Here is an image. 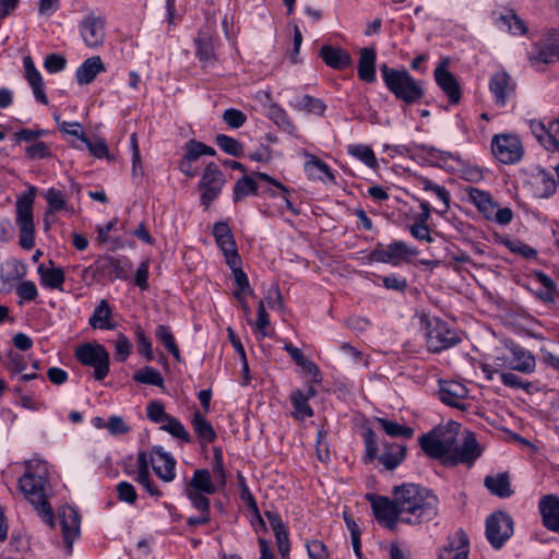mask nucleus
<instances>
[{"instance_id":"1","label":"nucleus","mask_w":559,"mask_h":559,"mask_svg":"<svg viewBox=\"0 0 559 559\" xmlns=\"http://www.w3.org/2000/svg\"><path fill=\"white\" fill-rule=\"evenodd\" d=\"M24 465L25 472L19 478V488L43 521L52 526L53 514L48 501L50 486L46 477V466L36 460L26 461Z\"/></svg>"},{"instance_id":"2","label":"nucleus","mask_w":559,"mask_h":559,"mask_svg":"<svg viewBox=\"0 0 559 559\" xmlns=\"http://www.w3.org/2000/svg\"><path fill=\"white\" fill-rule=\"evenodd\" d=\"M394 497L400 507L405 523H421L437 515V497L427 488L415 484H404L395 487Z\"/></svg>"},{"instance_id":"3","label":"nucleus","mask_w":559,"mask_h":559,"mask_svg":"<svg viewBox=\"0 0 559 559\" xmlns=\"http://www.w3.org/2000/svg\"><path fill=\"white\" fill-rule=\"evenodd\" d=\"M459 430L460 425L456 423L438 427L419 438L420 448L428 456L444 460L456 444Z\"/></svg>"},{"instance_id":"4","label":"nucleus","mask_w":559,"mask_h":559,"mask_svg":"<svg viewBox=\"0 0 559 559\" xmlns=\"http://www.w3.org/2000/svg\"><path fill=\"white\" fill-rule=\"evenodd\" d=\"M381 73L386 87L396 98L407 104L417 103L423 98V88L406 70H395L383 64Z\"/></svg>"},{"instance_id":"5","label":"nucleus","mask_w":559,"mask_h":559,"mask_svg":"<svg viewBox=\"0 0 559 559\" xmlns=\"http://www.w3.org/2000/svg\"><path fill=\"white\" fill-rule=\"evenodd\" d=\"M35 195L36 188L31 186L28 192L20 195L15 203V222L20 230V246L24 250H29L35 245V226L33 216Z\"/></svg>"},{"instance_id":"6","label":"nucleus","mask_w":559,"mask_h":559,"mask_svg":"<svg viewBox=\"0 0 559 559\" xmlns=\"http://www.w3.org/2000/svg\"><path fill=\"white\" fill-rule=\"evenodd\" d=\"M75 358L84 366L94 369L93 377L104 380L109 372V354L100 344L86 343L75 349Z\"/></svg>"},{"instance_id":"7","label":"nucleus","mask_w":559,"mask_h":559,"mask_svg":"<svg viewBox=\"0 0 559 559\" xmlns=\"http://www.w3.org/2000/svg\"><path fill=\"white\" fill-rule=\"evenodd\" d=\"M461 342L456 331L450 329L440 319L433 318L427 323L426 346L429 352L440 353L449 349Z\"/></svg>"},{"instance_id":"8","label":"nucleus","mask_w":559,"mask_h":559,"mask_svg":"<svg viewBox=\"0 0 559 559\" xmlns=\"http://www.w3.org/2000/svg\"><path fill=\"white\" fill-rule=\"evenodd\" d=\"M131 266L130 260L126 257L115 258L111 255H103L98 257L84 272L91 271L94 277H102L112 282L116 278H127Z\"/></svg>"},{"instance_id":"9","label":"nucleus","mask_w":559,"mask_h":559,"mask_svg":"<svg viewBox=\"0 0 559 559\" xmlns=\"http://www.w3.org/2000/svg\"><path fill=\"white\" fill-rule=\"evenodd\" d=\"M417 254L418 250L416 248L408 246L404 241L397 240L386 247L379 243L369 253V260L399 266L404 261H408V258L415 257Z\"/></svg>"},{"instance_id":"10","label":"nucleus","mask_w":559,"mask_h":559,"mask_svg":"<svg viewBox=\"0 0 559 559\" xmlns=\"http://www.w3.org/2000/svg\"><path fill=\"white\" fill-rule=\"evenodd\" d=\"M513 531V520L506 512H493L486 520V537L495 549L502 548Z\"/></svg>"},{"instance_id":"11","label":"nucleus","mask_w":559,"mask_h":559,"mask_svg":"<svg viewBox=\"0 0 559 559\" xmlns=\"http://www.w3.org/2000/svg\"><path fill=\"white\" fill-rule=\"evenodd\" d=\"M225 176L218 168V166L211 162L209 163L202 174L199 182V189L201 190L200 202L205 209L218 198L224 185Z\"/></svg>"},{"instance_id":"12","label":"nucleus","mask_w":559,"mask_h":559,"mask_svg":"<svg viewBox=\"0 0 559 559\" xmlns=\"http://www.w3.org/2000/svg\"><path fill=\"white\" fill-rule=\"evenodd\" d=\"M146 416L151 421L162 424V430L183 442H190V435L185 426L177 418L167 414L160 402H151L146 407Z\"/></svg>"},{"instance_id":"13","label":"nucleus","mask_w":559,"mask_h":559,"mask_svg":"<svg viewBox=\"0 0 559 559\" xmlns=\"http://www.w3.org/2000/svg\"><path fill=\"white\" fill-rule=\"evenodd\" d=\"M481 448L472 431H466L461 445H454L452 453L444 459V465L455 466L457 464H465L468 467L473 466L474 462L481 455Z\"/></svg>"},{"instance_id":"14","label":"nucleus","mask_w":559,"mask_h":559,"mask_svg":"<svg viewBox=\"0 0 559 559\" xmlns=\"http://www.w3.org/2000/svg\"><path fill=\"white\" fill-rule=\"evenodd\" d=\"M491 151L496 158L503 164L518 163L523 155L522 144L513 134L495 135L491 141Z\"/></svg>"},{"instance_id":"15","label":"nucleus","mask_w":559,"mask_h":559,"mask_svg":"<svg viewBox=\"0 0 559 559\" xmlns=\"http://www.w3.org/2000/svg\"><path fill=\"white\" fill-rule=\"evenodd\" d=\"M81 37L90 48H97L105 41V22L95 13H88L79 25Z\"/></svg>"},{"instance_id":"16","label":"nucleus","mask_w":559,"mask_h":559,"mask_svg":"<svg viewBox=\"0 0 559 559\" xmlns=\"http://www.w3.org/2000/svg\"><path fill=\"white\" fill-rule=\"evenodd\" d=\"M504 346L511 354L508 368L524 374H531L535 371L536 358L528 349L511 340H506Z\"/></svg>"},{"instance_id":"17","label":"nucleus","mask_w":559,"mask_h":559,"mask_svg":"<svg viewBox=\"0 0 559 559\" xmlns=\"http://www.w3.org/2000/svg\"><path fill=\"white\" fill-rule=\"evenodd\" d=\"M371 508L376 519L384 523L390 530H393L397 521H402L404 515L396 503L395 497L392 500L382 496L376 497L371 500Z\"/></svg>"},{"instance_id":"18","label":"nucleus","mask_w":559,"mask_h":559,"mask_svg":"<svg viewBox=\"0 0 559 559\" xmlns=\"http://www.w3.org/2000/svg\"><path fill=\"white\" fill-rule=\"evenodd\" d=\"M515 88L514 81L506 71L495 72L489 80V91L499 107H504L515 96Z\"/></svg>"},{"instance_id":"19","label":"nucleus","mask_w":559,"mask_h":559,"mask_svg":"<svg viewBox=\"0 0 559 559\" xmlns=\"http://www.w3.org/2000/svg\"><path fill=\"white\" fill-rule=\"evenodd\" d=\"M255 178L271 183L272 186L280 189L284 193H287L289 191L284 185H282L276 179L270 177L269 175H266L264 173H255V174H253V177L243 176L239 180H237V182L235 183V187H234V201L235 202H238L239 200H241L242 198H245L249 194L257 193L259 187L255 181Z\"/></svg>"},{"instance_id":"20","label":"nucleus","mask_w":559,"mask_h":559,"mask_svg":"<svg viewBox=\"0 0 559 559\" xmlns=\"http://www.w3.org/2000/svg\"><path fill=\"white\" fill-rule=\"evenodd\" d=\"M213 236L216 245L225 257V261L230 260L234 265L237 264L240 255L238 254L236 242L228 224L225 222L215 223L213 226Z\"/></svg>"},{"instance_id":"21","label":"nucleus","mask_w":559,"mask_h":559,"mask_svg":"<svg viewBox=\"0 0 559 559\" xmlns=\"http://www.w3.org/2000/svg\"><path fill=\"white\" fill-rule=\"evenodd\" d=\"M468 395L467 388L459 381H439V399L447 405L466 409L464 400Z\"/></svg>"},{"instance_id":"22","label":"nucleus","mask_w":559,"mask_h":559,"mask_svg":"<svg viewBox=\"0 0 559 559\" xmlns=\"http://www.w3.org/2000/svg\"><path fill=\"white\" fill-rule=\"evenodd\" d=\"M151 464L156 476L163 481L169 483L175 479L176 460L170 453L165 452L162 447H153Z\"/></svg>"},{"instance_id":"23","label":"nucleus","mask_w":559,"mask_h":559,"mask_svg":"<svg viewBox=\"0 0 559 559\" xmlns=\"http://www.w3.org/2000/svg\"><path fill=\"white\" fill-rule=\"evenodd\" d=\"M59 519L63 540L67 544L68 552L71 554L72 543L80 533V514L73 507L64 506L59 510Z\"/></svg>"},{"instance_id":"24","label":"nucleus","mask_w":559,"mask_h":559,"mask_svg":"<svg viewBox=\"0 0 559 559\" xmlns=\"http://www.w3.org/2000/svg\"><path fill=\"white\" fill-rule=\"evenodd\" d=\"M543 525L550 532L559 533V497L543 496L538 502Z\"/></svg>"},{"instance_id":"25","label":"nucleus","mask_w":559,"mask_h":559,"mask_svg":"<svg viewBox=\"0 0 559 559\" xmlns=\"http://www.w3.org/2000/svg\"><path fill=\"white\" fill-rule=\"evenodd\" d=\"M435 80L438 86L448 96L451 104H457L461 99V88L455 76L443 66L435 69Z\"/></svg>"},{"instance_id":"26","label":"nucleus","mask_w":559,"mask_h":559,"mask_svg":"<svg viewBox=\"0 0 559 559\" xmlns=\"http://www.w3.org/2000/svg\"><path fill=\"white\" fill-rule=\"evenodd\" d=\"M24 76L33 90L34 97L39 103L47 105L48 98L44 90V80L40 72L35 67V63L31 56L23 58Z\"/></svg>"},{"instance_id":"27","label":"nucleus","mask_w":559,"mask_h":559,"mask_svg":"<svg viewBox=\"0 0 559 559\" xmlns=\"http://www.w3.org/2000/svg\"><path fill=\"white\" fill-rule=\"evenodd\" d=\"M320 57L326 66L336 70H343L352 64L350 55L341 47L324 45L320 50Z\"/></svg>"},{"instance_id":"28","label":"nucleus","mask_w":559,"mask_h":559,"mask_svg":"<svg viewBox=\"0 0 559 559\" xmlns=\"http://www.w3.org/2000/svg\"><path fill=\"white\" fill-rule=\"evenodd\" d=\"M190 490L205 495L215 493L216 485L212 479L211 472L205 468L195 469L192 478L185 486V491Z\"/></svg>"},{"instance_id":"29","label":"nucleus","mask_w":559,"mask_h":559,"mask_svg":"<svg viewBox=\"0 0 559 559\" xmlns=\"http://www.w3.org/2000/svg\"><path fill=\"white\" fill-rule=\"evenodd\" d=\"M405 454V445L392 442L383 444V451L378 459L385 469L392 471L403 462Z\"/></svg>"},{"instance_id":"30","label":"nucleus","mask_w":559,"mask_h":559,"mask_svg":"<svg viewBox=\"0 0 559 559\" xmlns=\"http://www.w3.org/2000/svg\"><path fill=\"white\" fill-rule=\"evenodd\" d=\"M376 49L373 47H365L360 49L358 61V76L360 80L371 83L376 80Z\"/></svg>"},{"instance_id":"31","label":"nucleus","mask_w":559,"mask_h":559,"mask_svg":"<svg viewBox=\"0 0 559 559\" xmlns=\"http://www.w3.org/2000/svg\"><path fill=\"white\" fill-rule=\"evenodd\" d=\"M136 463H138V474H136L135 480L138 481V484L143 486L151 496L160 497L162 492L155 486H153L151 478H150L148 467H150V465H152L151 456L148 457L147 454L142 451L138 454Z\"/></svg>"},{"instance_id":"32","label":"nucleus","mask_w":559,"mask_h":559,"mask_svg":"<svg viewBox=\"0 0 559 559\" xmlns=\"http://www.w3.org/2000/svg\"><path fill=\"white\" fill-rule=\"evenodd\" d=\"M104 63L98 56L86 59L76 70L75 76L79 84L91 83L96 75L104 71Z\"/></svg>"},{"instance_id":"33","label":"nucleus","mask_w":559,"mask_h":559,"mask_svg":"<svg viewBox=\"0 0 559 559\" xmlns=\"http://www.w3.org/2000/svg\"><path fill=\"white\" fill-rule=\"evenodd\" d=\"M292 108L299 111L322 116L326 109V105L320 99L310 95H296L289 100Z\"/></svg>"},{"instance_id":"34","label":"nucleus","mask_w":559,"mask_h":559,"mask_svg":"<svg viewBox=\"0 0 559 559\" xmlns=\"http://www.w3.org/2000/svg\"><path fill=\"white\" fill-rule=\"evenodd\" d=\"M485 487L499 498H508L513 493L511 489L509 475L500 473L493 476H487L484 480Z\"/></svg>"},{"instance_id":"35","label":"nucleus","mask_w":559,"mask_h":559,"mask_svg":"<svg viewBox=\"0 0 559 559\" xmlns=\"http://www.w3.org/2000/svg\"><path fill=\"white\" fill-rule=\"evenodd\" d=\"M467 195L471 202L484 214L486 218H492L496 204L488 192L477 188H469L467 190Z\"/></svg>"},{"instance_id":"36","label":"nucleus","mask_w":559,"mask_h":559,"mask_svg":"<svg viewBox=\"0 0 559 559\" xmlns=\"http://www.w3.org/2000/svg\"><path fill=\"white\" fill-rule=\"evenodd\" d=\"M17 263L14 260L0 264V293H9L13 289L15 282L21 278Z\"/></svg>"},{"instance_id":"37","label":"nucleus","mask_w":559,"mask_h":559,"mask_svg":"<svg viewBox=\"0 0 559 559\" xmlns=\"http://www.w3.org/2000/svg\"><path fill=\"white\" fill-rule=\"evenodd\" d=\"M111 308L106 299H102L95 307L88 323L94 329L111 330L114 325L109 322L111 318Z\"/></svg>"},{"instance_id":"38","label":"nucleus","mask_w":559,"mask_h":559,"mask_svg":"<svg viewBox=\"0 0 559 559\" xmlns=\"http://www.w3.org/2000/svg\"><path fill=\"white\" fill-rule=\"evenodd\" d=\"M531 59L542 63H552L557 61L559 59V44L556 41H540L536 44L531 52Z\"/></svg>"},{"instance_id":"39","label":"nucleus","mask_w":559,"mask_h":559,"mask_svg":"<svg viewBox=\"0 0 559 559\" xmlns=\"http://www.w3.org/2000/svg\"><path fill=\"white\" fill-rule=\"evenodd\" d=\"M305 170L307 171L308 176L312 179H319L321 181H335V176L333 175L332 170L320 158L312 156L308 162L305 164Z\"/></svg>"},{"instance_id":"40","label":"nucleus","mask_w":559,"mask_h":559,"mask_svg":"<svg viewBox=\"0 0 559 559\" xmlns=\"http://www.w3.org/2000/svg\"><path fill=\"white\" fill-rule=\"evenodd\" d=\"M496 25L501 29H508L514 35H524L527 32L524 21L513 11H509L507 14H500L496 19Z\"/></svg>"},{"instance_id":"41","label":"nucleus","mask_w":559,"mask_h":559,"mask_svg":"<svg viewBox=\"0 0 559 559\" xmlns=\"http://www.w3.org/2000/svg\"><path fill=\"white\" fill-rule=\"evenodd\" d=\"M459 544L449 545L444 548L439 559H468V538L464 532H457Z\"/></svg>"},{"instance_id":"42","label":"nucleus","mask_w":559,"mask_h":559,"mask_svg":"<svg viewBox=\"0 0 559 559\" xmlns=\"http://www.w3.org/2000/svg\"><path fill=\"white\" fill-rule=\"evenodd\" d=\"M290 403L294 407V417L298 420H304L313 415V411L308 404L307 396L300 390H294L289 396Z\"/></svg>"},{"instance_id":"43","label":"nucleus","mask_w":559,"mask_h":559,"mask_svg":"<svg viewBox=\"0 0 559 559\" xmlns=\"http://www.w3.org/2000/svg\"><path fill=\"white\" fill-rule=\"evenodd\" d=\"M418 183L425 191L433 192L437 195V198L442 202L443 207L441 210H436V212L439 214L447 213L450 207L449 191L444 187L435 183L433 181L426 177H418Z\"/></svg>"},{"instance_id":"44","label":"nucleus","mask_w":559,"mask_h":559,"mask_svg":"<svg viewBox=\"0 0 559 559\" xmlns=\"http://www.w3.org/2000/svg\"><path fill=\"white\" fill-rule=\"evenodd\" d=\"M38 273L40 275L43 285L55 289L62 288V285L66 281V275L61 267L45 269L44 265H40L38 267Z\"/></svg>"},{"instance_id":"45","label":"nucleus","mask_w":559,"mask_h":559,"mask_svg":"<svg viewBox=\"0 0 559 559\" xmlns=\"http://www.w3.org/2000/svg\"><path fill=\"white\" fill-rule=\"evenodd\" d=\"M226 263L231 269L235 283L238 286V289L234 295L238 300H242V296L246 294H251L252 290L250 288L247 274L241 270V258L239 257V261L235 265L230 262V260L226 261Z\"/></svg>"},{"instance_id":"46","label":"nucleus","mask_w":559,"mask_h":559,"mask_svg":"<svg viewBox=\"0 0 559 559\" xmlns=\"http://www.w3.org/2000/svg\"><path fill=\"white\" fill-rule=\"evenodd\" d=\"M192 426L198 437L206 442H213L216 439V432L212 424L206 418L195 411L193 414Z\"/></svg>"},{"instance_id":"47","label":"nucleus","mask_w":559,"mask_h":559,"mask_svg":"<svg viewBox=\"0 0 559 559\" xmlns=\"http://www.w3.org/2000/svg\"><path fill=\"white\" fill-rule=\"evenodd\" d=\"M376 420L379 427L390 437H403L411 439L414 435V429L408 426L401 425L386 418L378 417Z\"/></svg>"},{"instance_id":"48","label":"nucleus","mask_w":559,"mask_h":559,"mask_svg":"<svg viewBox=\"0 0 559 559\" xmlns=\"http://www.w3.org/2000/svg\"><path fill=\"white\" fill-rule=\"evenodd\" d=\"M197 57L204 67L213 64L215 60L214 47L209 36H199L195 39Z\"/></svg>"},{"instance_id":"49","label":"nucleus","mask_w":559,"mask_h":559,"mask_svg":"<svg viewBox=\"0 0 559 559\" xmlns=\"http://www.w3.org/2000/svg\"><path fill=\"white\" fill-rule=\"evenodd\" d=\"M155 335L159 342H162L167 350L173 355V357L180 361V352L179 348L175 342V337L170 331V329L167 325L159 324L156 328Z\"/></svg>"},{"instance_id":"50","label":"nucleus","mask_w":559,"mask_h":559,"mask_svg":"<svg viewBox=\"0 0 559 559\" xmlns=\"http://www.w3.org/2000/svg\"><path fill=\"white\" fill-rule=\"evenodd\" d=\"M284 349L289 354L292 359L298 366L305 368L317 380V377L319 376V368H318V366L314 362L309 361L308 359H306L300 348L294 346L293 344H286L284 346Z\"/></svg>"},{"instance_id":"51","label":"nucleus","mask_w":559,"mask_h":559,"mask_svg":"<svg viewBox=\"0 0 559 559\" xmlns=\"http://www.w3.org/2000/svg\"><path fill=\"white\" fill-rule=\"evenodd\" d=\"M132 379L138 383L151 384L155 386H163L164 379L158 370L153 367L146 366L138 370Z\"/></svg>"},{"instance_id":"52","label":"nucleus","mask_w":559,"mask_h":559,"mask_svg":"<svg viewBox=\"0 0 559 559\" xmlns=\"http://www.w3.org/2000/svg\"><path fill=\"white\" fill-rule=\"evenodd\" d=\"M44 198L47 202V214L67 209V199L62 191L56 188H49L45 191Z\"/></svg>"},{"instance_id":"53","label":"nucleus","mask_w":559,"mask_h":559,"mask_svg":"<svg viewBox=\"0 0 559 559\" xmlns=\"http://www.w3.org/2000/svg\"><path fill=\"white\" fill-rule=\"evenodd\" d=\"M215 143L219 146L221 150L231 156L240 157L243 154L242 144L236 139L226 134H217L215 138Z\"/></svg>"},{"instance_id":"54","label":"nucleus","mask_w":559,"mask_h":559,"mask_svg":"<svg viewBox=\"0 0 559 559\" xmlns=\"http://www.w3.org/2000/svg\"><path fill=\"white\" fill-rule=\"evenodd\" d=\"M348 153L370 168L377 167V158L373 151L368 145L354 144L348 146Z\"/></svg>"},{"instance_id":"55","label":"nucleus","mask_w":559,"mask_h":559,"mask_svg":"<svg viewBox=\"0 0 559 559\" xmlns=\"http://www.w3.org/2000/svg\"><path fill=\"white\" fill-rule=\"evenodd\" d=\"M269 117L274 121V123L287 132H292L295 129V126L288 118L286 111L277 105L270 107Z\"/></svg>"},{"instance_id":"56","label":"nucleus","mask_w":559,"mask_h":559,"mask_svg":"<svg viewBox=\"0 0 559 559\" xmlns=\"http://www.w3.org/2000/svg\"><path fill=\"white\" fill-rule=\"evenodd\" d=\"M213 467H212V478L213 481L219 486H225L226 484V474L223 462V452L221 449H214V457H213Z\"/></svg>"},{"instance_id":"57","label":"nucleus","mask_w":559,"mask_h":559,"mask_svg":"<svg viewBox=\"0 0 559 559\" xmlns=\"http://www.w3.org/2000/svg\"><path fill=\"white\" fill-rule=\"evenodd\" d=\"M540 129L545 132L548 143L545 142L547 150H559V119L550 121L548 128L540 126Z\"/></svg>"},{"instance_id":"58","label":"nucleus","mask_w":559,"mask_h":559,"mask_svg":"<svg viewBox=\"0 0 559 559\" xmlns=\"http://www.w3.org/2000/svg\"><path fill=\"white\" fill-rule=\"evenodd\" d=\"M16 294L21 299L19 304L22 305L24 301L35 300L38 296V290L34 282L24 281L17 285Z\"/></svg>"},{"instance_id":"59","label":"nucleus","mask_w":559,"mask_h":559,"mask_svg":"<svg viewBox=\"0 0 559 559\" xmlns=\"http://www.w3.org/2000/svg\"><path fill=\"white\" fill-rule=\"evenodd\" d=\"M500 379L506 386L512 389H523L526 392H531L533 386L532 382L524 381L522 378L512 372H501Z\"/></svg>"},{"instance_id":"60","label":"nucleus","mask_w":559,"mask_h":559,"mask_svg":"<svg viewBox=\"0 0 559 559\" xmlns=\"http://www.w3.org/2000/svg\"><path fill=\"white\" fill-rule=\"evenodd\" d=\"M224 122L233 128L238 129L243 126L247 120V116L239 109L228 108L223 112Z\"/></svg>"},{"instance_id":"61","label":"nucleus","mask_w":559,"mask_h":559,"mask_svg":"<svg viewBox=\"0 0 559 559\" xmlns=\"http://www.w3.org/2000/svg\"><path fill=\"white\" fill-rule=\"evenodd\" d=\"M106 429L112 436H122L131 430L130 426L126 424L124 419L118 415H112L108 418Z\"/></svg>"},{"instance_id":"62","label":"nucleus","mask_w":559,"mask_h":559,"mask_svg":"<svg viewBox=\"0 0 559 559\" xmlns=\"http://www.w3.org/2000/svg\"><path fill=\"white\" fill-rule=\"evenodd\" d=\"M132 345L123 333H118L115 341L116 359L124 361L131 354Z\"/></svg>"},{"instance_id":"63","label":"nucleus","mask_w":559,"mask_h":559,"mask_svg":"<svg viewBox=\"0 0 559 559\" xmlns=\"http://www.w3.org/2000/svg\"><path fill=\"white\" fill-rule=\"evenodd\" d=\"M185 493L195 510H198L200 513L210 514V500L205 493L194 492L191 490L185 491Z\"/></svg>"},{"instance_id":"64","label":"nucleus","mask_w":559,"mask_h":559,"mask_svg":"<svg viewBox=\"0 0 559 559\" xmlns=\"http://www.w3.org/2000/svg\"><path fill=\"white\" fill-rule=\"evenodd\" d=\"M117 493L120 501L127 502L129 504H134L138 499L135 488L129 481L118 483Z\"/></svg>"}]
</instances>
